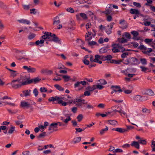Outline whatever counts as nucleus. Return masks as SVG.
Listing matches in <instances>:
<instances>
[{"label": "nucleus", "instance_id": "21", "mask_svg": "<svg viewBox=\"0 0 155 155\" xmlns=\"http://www.w3.org/2000/svg\"><path fill=\"white\" fill-rule=\"evenodd\" d=\"M146 94L150 96H153L154 95V92L151 89L147 90Z\"/></svg>", "mask_w": 155, "mask_h": 155}, {"label": "nucleus", "instance_id": "2", "mask_svg": "<svg viewBox=\"0 0 155 155\" xmlns=\"http://www.w3.org/2000/svg\"><path fill=\"white\" fill-rule=\"evenodd\" d=\"M111 88L112 89V91H111V94H113L114 92L115 93H120L122 92L123 91L120 89V86H114L112 85L111 86Z\"/></svg>", "mask_w": 155, "mask_h": 155}, {"label": "nucleus", "instance_id": "64", "mask_svg": "<svg viewBox=\"0 0 155 155\" xmlns=\"http://www.w3.org/2000/svg\"><path fill=\"white\" fill-rule=\"evenodd\" d=\"M139 48L141 50H147V48L143 45H141L139 47Z\"/></svg>", "mask_w": 155, "mask_h": 155}, {"label": "nucleus", "instance_id": "58", "mask_svg": "<svg viewBox=\"0 0 155 155\" xmlns=\"http://www.w3.org/2000/svg\"><path fill=\"white\" fill-rule=\"evenodd\" d=\"M112 20V17L111 15H108L107 16V21H110Z\"/></svg>", "mask_w": 155, "mask_h": 155}, {"label": "nucleus", "instance_id": "47", "mask_svg": "<svg viewBox=\"0 0 155 155\" xmlns=\"http://www.w3.org/2000/svg\"><path fill=\"white\" fill-rule=\"evenodd\" d=\"M33 92L35 97H36L38 95V92L36 88H35L34 89Z\"/></svg>", "mask_w": 155, "mask_h": 155}, {"label": "nucleus", "instance_id": "14", "mask_svg": "<svg viewBox=\"0 0 155 155\" xmlns=\"http://www.w3.org/2000/svg\"><path fill=\"white\" fill-rule=\"evenodd\" d=\"M132 146L136 148L139 149L140 148L139 142L135 141H133L131 144Z\"/></svg>", "mask_w": 155, "mask_h": 155}, {"label": "nucleus", "instance_id": "20", "mask_svg": "<svg viewBox=\"0 0 155 155\" xmlns=\"http://www.w3.org/2000/svg\"><path fill=\"white\" fill-rule=\"evenodd\" d=\"M141 96L140 95H136L134 96L133 99L134 101H136L141 102Z\"/></svg>", "mask_w": 155, "mask_h": 155}, {"label": "nucleus", "instance_id": "48", "mask_svg": "<svg viewBox=\"0 0 155 155\" xmlns=\"http://www.w3.org/2000/svg\"><path fill=\"white\" fill-rule=\"evenodd\" d=\"M138 142L139 143L143 145H145L147 143V142L145 140H139Z\"/></svg>", "mask_w": 155, "mask_h": 155}, {"label": "nucleus", "instance_id": "10", "mask_svg": "<svg viewBox=\"0 0 155 155\" xmlns=\"http://www.w3.org/2000/svg\"><path fill=\"white\" fill-rule=\"evenodd\" d=\"M60 23V20L59 17L56 16L53 19V25H57Z\"/></svg>", "mask_w": 155, "mask_h": 155}, {"label": "nucleus", "instance_id": "16", "mask_svg": "<svg viewBox=\"0 0 155 155\" xmlns=\"http://www.w3.org/2000/svg\"><path fill=\"white\" fill-rule=\"evenodd\" d=\"M130 12L132 14L139 15L140 14L139 11L135 9L131 8L130 10Z\"/></svg>", "mask_w": 155, "mask_h": 155}, {"label": "nucleus", "instance_id": "40", "mask_svg": "<svg viewBox=\"0 0 155 155\" xmlns=\"http://www.w3.org/2000/svg\"><path fill=\"white\" fill-rule=\"evenodd\" d=\"M83 118V116L82 114H79L77 117L78 122H80L82 120Z\"/></svg>", "mask_w": 155, "mask_h": 155}, {"label": "nucleus", "instance_id": "59", "mask_svg": "<svg viewBox=\"0 0 155 155\" xmlns=\"http://www.w3.org/2000/svg\"><path fill=\"white\" fill-rule=\"evenodd\" d=\"M133 4L134 5L140 8L141 7L140 4L139 3L134 2H133Z\"/></svg>", "mask_w": 155, "mask_h": 155}, {"label": "nucleus", "instance_id": "25", "mask_svg": "<svg viewBox=\"0 0 155 155\" xmlns=\"http://www.w3.org/2000/svg\"><path fill=\"white\" fill-rule=\"evenodd\" d=\"M121 60H110V63H114L115 64H119L121 62Z\"/></svg>", "mask_w": 155, "mask_h": 155}, {"label": "nucleus", "instance_id": "5", "mask_svg": "<svg viewBox=\"0 0 155 155\" xmlns=\"http://www.w3.org/2000/svg\"><path fill=\"white\" fill-rule=\"evenodd\" d=\"M57 123H53L49 125L48 130L52 131H55L58 130Z\"/></svg>", "mask_w": 155, "mask_h": 155}, {"label": "nucleus", "instance_id": "60", "mask_svg": "<svg viewBox=\"0 0 155 155\" xmlns=\"http://www.w3.org/2000/svg\"><path fill=\"white\" fill-rule=\"evenodd\" d=\"M101 57H100V55H96L95 56V59L94 60V61H97V60H99V59H101Z\"/></svg>", "mask_w": 155, "mask_h": 155}, {"label": "nucleus", "instance_id": "18", "mask_svg": "<svg viewBox=\"0 0 155 155\" xmlns=\"http://www.w3.org/2000/svg\"><path fill=\"white\" fill-rule=\"evenodd\" d=\"M60 99V97L57 96H55L54 97H51L50 98L48 99V101H55L57 100L58 101Z\"/></svg>", "mask_w": 155, "mask_h": 155}, {"label": "nucleus", "instance_id": "27", "mask_svg": "<svg viewBox=\"0 0 155 155\" xmlns=\"http://www.w3.org/2000/svg\"><path fill=\"white\" fill-rule=\"evenodd\" d=\"M15 127L13 126H11L9 130L8 133L10 134H12L15 130Z\"/></svg>", "mask_w": 155, "mask_h": 155}, {"label": "nucleus", "instance_id": "23", "mask_svg": "<svg viewBox=\"0 0 155 155\" xmlns=\"http://www.w3.org/2000/svg\"><path fill=\"white\" fill-rule=\"evenodd\" d=\"M9 71L12 72L11 73L10 77H15L17 76V74L16 73V71L11 69H9Z\"/></svg>", "mask_w": 155, "mask_h": 155}, {"label": "nucleus", "instance_id": "6", "mask_svg": "<svg viewBox=\"0 0 155 155\" xmlns=\"http://www.w3.org/2000/svg\"><path fill=\"white\" fill-rule=\"evenodd\" d=\"M129 61L130 64L137 65L140 63L138 60L135 58L132 57L129 58Z\"/></svg>", "mask_w": 155, "mask_h": 155}, {"label": "nucleus", "instance_id": "46", "mask_svg": "<svg viewBox=\"0 0 155 155\" xmlns=\"http://www.w3.org/2000/svg\"><path fill=\"white\" fill-rule=\"evenodd\" d=\"M146 1L147 2L145 4V5L148 6H150L151 5L150 4H151L153 2L152 0H146Z\"/></svg>", "mask_w": 155, "mask_h": 155}, {"label": "nucleus", "instance_id": "61", "mask_svg": "<svg viewBox=\"0 0 155 155\" xmlns=\"http://www.w3.org/2000/svg\"><path fill=\"white\" fill-rule=\"evenodd\" d=\"M52 73L53 71H52L46 69L45 74L47 75H51L52 74Z\"/></svg>", "mask_w": 155, "mask_h": 155}, {"label": "nucleus", "instance_id": "42", "mask_svg": "<svg viewBox=\"0 0 155 155\" xmlns=\"http://www.w3.org/2000/svg\"><path fill=\"white\" fill-rule=\"evenodd\" d=\"M151 147L152 148V151H155V141L153 140L152 141V143Z\"/></svg>", "mask_w": 155, "mask_h": 155}, {"label": "nucleus", "instance_id": "29", "mask_svg": "<svg viewBox=\"0 0 155 155\" xmlns=\"http://www.w3.org/2000/svg\"><path fill=\"white\" fill-rule=\"evenodd\" d=\"M113 111L115 112H118L120 114H121V115H122V114H123L124 115L126 116V117H127V115L126 113L125 112H124V111H123L122 110H116V109H115V110H113Z\"/></svg>", "mask_w": 155, "mask_h": 155}, {"label": "nucleus", "instance_id": "52", "mask_svg": "<svg viewBox=\"0 0 155 155\" xmlns=\"http://www.w3.org/2000/svg\"><path fill=\"white\" fill-rule=\"evenodd\" d=\"M103 12L107 16L110 15L111 11L110 10H108L104 11Z\"/></svg>", "mask_w": 155, "mask_h": 155}, {"label": "nucleus", "instance_id": "11", "mask_svg": "<svg viewBox=\"0 0 155 155\" xmlns=\"http://www.w3.org/2000/svg\"><path fill=\"white\" fill-rule=\"evenodd\" d=\"M30 105V104L24 101H21V107L23 108H29Z\"/></svg>", "mask_w": 155, "mask_h": 155}, {"label": "nucleus", "instance_id": "53", "mask_svg": "<svg viewBox=\"0 0 155 155\" xmlns=\"http://www.w3.org/2000/svg\"><path fill=\"white\" fill-rule=\"evenodd\" d=\"M71 120V118L70 116L66 118L65 119H64L63 120V122L65 123H67L68 122L70 121Z\"/></svg>", "mask_w": 155, "mask_h": 155}, {"label": "nucleus", "instance_id": "57", "mask_svg": "<svg viewBox=\"0 0 155 155\" xmlns=\"http://www.w3.org/2000/svg\"><path fill=\"white\" fill-rule=\"evenodd\" d=\"M99 81H100L101 84L102 85L106 84L107 83V81L104 79H101L99 80Z\"/></svg>", "mask_w": 155, "mask_h": 155}, {"label": "nucleus", "instance_id": "45", "mask_svg": "<svg viewBox=\"0 0 155 155\" xmlns=\"http://www.w3.org/2000/svg\"><path fill=\"white\" fill-rule=\"evenodd\" d=\"M22 6L23 9L25 10H28L30 8V5H22Z\"/></svg>", "mask_w": 155, "mask_h": 155}, {"label": "nucleus", "instance_id": "41", "mask_svg": "<svg viewBox=\"0 0 155 155\" xmlns=\"http://www.w3.org/2000/svg\"><path fill=\"white\" fill-rule=\"evenodd\" d=\"M58 104H61L62 105L64 106H66L67 105V103L64 101H63L62 100H59L58 101Z\"/></svg>", "mask_w": 155, "mask_h": 155}, {"label": "nucleus", "instance_id": "51", "mask_svg": "<svg viewBox=\"0 0 155 155\" xmlns=\"http://www.w3.org/2000/svg\"><path fill=\"white\" fill-rule=\"evenodd\" d=\"M36 10L35 8H32L30 10V13L31 14H33L34 15H35L37 13V12L36 11Z\"/></svg>", "mask_w": 155, "mask_h": 155}, {"label": "nucleus", "instance_id": "15", "mask_svg": "<svg viewBox=\"0 0 155 155\" xmlns=\"http://www.w3.org/2000/svg\"><path fill=\"white\" fill-rule=\"evenodd\" d=\"M119 23L122 25L121 28H125L127 27V23L124 20H121L120 21Z\"/></svg>", "mask_w": 155, "mask_h": 155}, {"label": "nucleus", "instance_id": "56", "mask_svg": "<svg viewBox=\"0 0 155 155\" xmlns=\"http://www.w3.org/2000/svg\"><path fill=\"white\" fill-rule=\"evenodd\" d=\"M131 34H132L134 37H136L138 36V33L136 31H133L131 32Z\"/></svg>", "mask_w": 155, "mask_h": 155}, {"label": "nucleus", "instance_id": "9", "mask_svg": "<svg viewBox=\"0 0 155 155\" xmlns=\"http://www.w3.org/2000/svg\"><path fill=\"white\" fill-rule=\"evenodd\" d=\"M112 50L113 53H116L119 52L118 44H114L112 45Z\"/></svg>", "mask_w": 155, "mask_h": 155}, {"label": "nucleus", "instance_id": "54", "mask_svg": "<svg viewBox=\"0 0 155 155\" xmlns=\"http://www.w3.org/2000/svg\"><path fill=\"white\" fill-rule=\"evenodd\" d=\"M142 111L143 113L145 114L150 113V110L146 108L143 109L142 110Z\"/></svg>", "mask_w": 155, "mask_h": 155}, {"label": "nucleus", "instance_id": "31", "mask_svg": "<svg viewBox=\"0 0 155 155\" xmlns=\"http://www.w3.org/2000/svg\"><path fill=\"white\" fill-rule=\"evenodd\" d=\"M109 124L112 125H116L117 124V121L115 120H108Z\"/></svg>", "mask_w": 155, "mask_h": 155}, {"label": "nucleus", "instance_id": "3", "mask_svg": "<svg viewBox=\"0 0 155 155\" xmlns=\"http://www.w3.org/2000/svg\"><path fill=\"white\" fill-rule=\"evenodd\" d=\"M40 80L41 79L39 78L38 77L30 80H29L28 78H27L26 77V84H30L32 83H34L35 84L39 82Z\"/></svg>", "mask_w": 155, "mask_h": 155}, {"label": "nucleus", "instance_id": "39", "mask_svg": "<svg viewBox=\"0 0 155 155\" xmlns=\"http://www.w3.org/2000/svg\"><path fill=\"white\" fill-rule=\"evenodd\" d=\"M95 88V89H98L99 90H101L104 88V87L102 85L97 84V85H94Z\"/></svg>", "mask_w": 155, "mask_h": 155}, {"label": "nucleus", "instance_id": "34", "mask_svg": "<svg viewBox=\"0 0 155 155\" xmlns=\"http://www.w3.org/2000/svg\"><path fill=\"white\" fill-rule=\"evenodd\" d=\"M108 128L106 126L105 129H102L100 131V133L101 135H103L104 133L107 131L108 130Z\"/></svg>", "mask_w": 155, "mask_h": 155}, {"label": "nucleus", "instance_id": "33", "mask_svg": "<svg viewBox=\"0 0 155 155\" xmlns=\"http://www.w3.org/2000/svg\"><path fill=\"white\" fill-rule=\"evenodd\" d=\"M44 41L43 39H41L40 40H37L35 42V44L38 45L40 44H42L44 43Z\"/></svg>", "mask_w": 155, "mask_h": 155}, {"label": "nucleus", "instance_id": "62", "mask_svg": "<svg viewBox=\"0 0 155 155\" xmlns=\"http://www.w3.org/2000/svg\"><path fill=\"white\" fill-rule=\"evenodd\" d=\"M119 42L121 43H125L127 42V40L124 38H122L120 41H119Z\"/></svg>", "mask_w": 155, "mask_h": 155}, {"label": "nucleus", "instance_id": "32", "mask_svg": "<svg viewBox=\"0 0 155 155\" xmlns=\"http://www.w3.org/2000/svg\"><path fill=\"white\" fill-rule=\"evenodd\" d=\"M140 61L142 64L144 65L147 64V61L146 59L144 58H140Z\"/></svg>", "mask_w": 155, "mask_h": 155}, {"label": "nucleus", "instance_id": "30", "mask_svg": "<svg viewBox=\"0 0 155 155\" xmlns=\"http://www.w3.org/2000/svg\"><path fill=\"white\" fill-rule=\"evenodd\" d=\"M80 15L84 20H86L88 18L86 14L84 13H80Z\"/></svg>", "mask_w": 155, "mask_h": 155}, {"label": "nucleus", "instance_id": "19", "mask_svg": "<svg viewBox=\"0 0 155 155\" xmlns=\"http://www.w3.org/2000/svg\"><path fill=\"white\" fill-rule=\"evenodd\" d=\"M68 27L70 29H71L74 25V22L73 21L70 20L68 23Z\"/></svg>", "mask_w": 155, "mask_h": 155}, {"label": "nucleus", "instance_id": "63", "mask_svg": "<svg viewBox=\"0 0 155 155\" xmlns=\"http://www.w3.org/2000/svg\"><path fill=\"white\" fill-rule=\"evenodd\" d=\"M83 61L84 64L86 65H88L89 64V61L86 59H85L83 60Z\"/></svg>", "mask_w": 155, "mask_h": 155}, {"label": "nucleus", "instance_id": "13", "mask_svg": "<svg viewBox=\"0 0 155 155\" xmlns=\"http://www.w3.org/2000/svg\"><path fill=\"white\" fill-rule=\"evenodd\" d=\"M113 130H115L118 132L120 133H123L127 131V130H125V129L122 128H113Z\"/></svg>", "mask_w": 155, "mask_h": 155}, {"label": "nucleus", "instance_id": "24", "mask_svg": "<svg viewBox=\"0 0 155 155\" xmlns=\"http://www.w3.org/2000/svg\"><path fill=\"white\" fill-rule=\"evenodd\" d=\"M54 86L57 89L60 91H62L64 90V89L58 84H56L54 85Z\"/></svg>", "mask_w": 155, "mask_h": 155}, {"label": "nucleus", "instance_id": "50", "mask_svg": "<svg viewBox=\"0 0 155 155\" xmlns=\"http://www.w3.org/2000/svg\"><path fill=\"white\" fill-rule=\"evenodd\" d=\"M66 11L67 12H70L71 13H72L74 12V10L72 8H71V7L67 8L66 9Z\"/></svg>", "mask_w": 155, "mask_h": 155}, {"label": "nucleus", "instance_id": "55", "mask_svg": "<svg viewBox=\"0 0 155 155\" xmlns=\"http://www.w3.org/2000/svg\"><path fill=\"white\" fill-rule=\"evenodd\" d=\"M141 102L143 101L147 100L148 97L146 96H141Z\"/></svg>", "mask_w": 155, "mask_h": 155}, {"label": "nucleus", "instance_id": "26", "mask_svg": "<svg viewBox=\"0 0 155 155\" xmlns=\"http://www.w3.org/2000/svg\"><path fill=\"white\" fill-rule=\"evenodd\" d=\"M95 85H93L92 86H88L86 87V89L87 91H92L95 90Z\"/></svg>", "mask_w": 155, "mask_h": 155}, {"label": "nucleus", "instance_id": "37", "mask_svg": "<svg viewBox=\"0 0 155 155\" xmlns=\"http://www.w3.org/2000/svg\"><path fill=\"white\" fill-rule=\"evenodd\" d=\"M63 78L64 79L65 81L67 82L71 80L70 77L67 75H63Z\"/></svg>", "mask_w": 155, "mask_h": 155}, {"label": "nucleus", "instance_id": "49", "mask_svg": "<svg viewBox=\"0 0 155 155\" xmlns=\"http://www.w3.org/2000/svg\"><path fill=\"white\" fill-rule=\"evenodd\" d=\"M82 101H84V100H81L80 99H75L74 100V103H79L81 102Z\"/></svg>", "mask_w": 155, "mask_h": 155}, {"label": "nucleus", "instance_id": "8", "mask_svg": "<svg viewBox=\"0 0 155 155\" xmlns=\"http://www.w3.org/2000/svg\"><path fill=\"white\" fill-rule=\"evenodd\" d=\"M52 33L50 32H45L44 35L41 36V38L44 39H48V41L51 38Z\"/></svg>", "mask_w": 155, "mask_h": 155}, {"label": "nucleus", "instance_id": "43", "mask_svg": "<svg viewBox=\"0 0 155 155\" xmlns=\"http://www.w3.org/2000/svg\"><path fill=\"white\" fill-rule=\"evenodd\" d=\"M86 108L87 109H93L94 108V106L91 105L90 104H86Z\"/></svg>", "mask_w": 155, "mask_h": 155}, {"label": "nucleus", "instance_id": "22", "mask_svg": "<svg viewBox=\"0 0 155 155\" xmlns=\"http://www.w3.org/2000/svg\"><path fill=\"white\" fill-rule=\"evenodd\" d=\"M81 137H77L74 138L72 141V142L74 144H75L79 142L81 140Z\"/></svg>", "mask_w": 155, "mask_h": 155}, {"label": "nucleus", "instance_id": "38", "mask_svg": "<svg viewBox=\"0 0 155 155\" xmlns=\"http://www.w3.org/2000/svg\"><path fill=\"white\" fill-rule=\"evenodd\" d=\"M36 71V69L35 68L31 67L30 66L29 73H34Z\"/></svg>", "mask_w": 155, "mask_h": 155}, {"label": "nucleus", "instance_id": "17", "mask_svg": "<svg viewBox=\"0 0 155 155\" xmlns=\"http://www.w3.org/2000/svg\"><path fill=\"white\" fill-rule=\"evenodd\" d=\"M31 90H25L23 91V93H24L25 97L30 96L31 95Z\"/></svg>", "mask_w": 155, "mask_h": 155}, {"label": "nucleus", "instance_id": "36", "mask_svg": "<svg viewBox=\"0 0 155 155\" xmlns=\"http://www.w3.org/2000/svg\"><path fill=\"white\" fill-rule=\"evenodd\" d=\"M118 44V49L119 52H123L125 51V49L122 46Z\"/></svg>", "mask_w": 155, "mask_h": 155}, {"label": "nucleus", "instance_id": "28", "mask_svg": "<svg viewBox=\"0 0 155 155\" xmlns=\"http://www.w3.org/2000/svg\"><path fill=\"white\" fill-rule=\"evenodd\" d=\"M16 58L20 61H23L24 62L25 61H28L30 60V59L28 58H24V57H22V58H18L16 57Z\"/></svg>", "mask_w": 155, "mask_h": 155}, {"label": "nucleus", "instance_id": "44", "mask_svg": "<svg viewBox=\"0 0 155 155\" xmlns=\"http://www.w3.org/2000/svg\"><path fill=\"white\" fill-rule=\"evenodd\" d=\"M40 90L41 92H45L47 91V89L46 87H43L40 88Z\"/></svg>", "mask_w": 155, "mask_h": 155}, {"label": "nucleus", "instance_id": "1", "mask_svg": "<svg viewBox=\"0 0 155 155\" xmlns=\"http://www.w3.org/2000/svg\"><path fill=\"white\" fill-rule=\"evenodd\" d=\"M26 81V76L21 75L19 78L12 80L10 84L13 88L17 89L21 87L22 85H27Z\"/></svg>", "mask_w": 155, "mask_h": 155}, {"label": "nucleus", "instance_id": "12", "mask_svg": "<svg viewBox=\"0 0 155 155\" xmlns=\"http://www.w3.org/2000/svg\"><path fill=\"white\" fill-rule=\"evenodd\" d=\"M17 21L19 23L27 25H29L31 23L30 21L29 20L25 19H21L20 20H18Z\"/></svg>", "mask_w": 155, "mask_h": 155}, {"label": "nucleus", "instance_id": "35", "mask_svg": "<svg viewBox=\"0 0 155 155\" xmlns=\"http://www.w3.org/2000/svg\"><path fill=\"white\" fill-rule=\"evenodd\" d=\"M36 35L34 33H30L28 37V38L29 40H31L34 38L35 36Z\"/></svg>", "mask_w": 155, "mask_h": 155}, {"label": "nucleus", "instance_id": "7", "mask_svg": "<svg viewBox=\"0 0 155 155\" xmlns=\"http://www.w3.org/2000/svg\"><path fill=\"white\" fill-rule=\"evenodd\" d=\"M114 24V23L112 22L110 23V25H108L107 26L106 32L107 34H110L111 33V30Z\"/></svg>", "mask_w": 155, "mask_h": 155}, {"label": "nucleus", "instance_id": "4", "mask_svg": "<svg viewBox=\"0 0 155 155\" xmlns=\"http://www.w3.org/2000/svg\"><path fill=\"white\" fill-rule=\"evenodd\" d=\"M49 41H53L56 43H61V40L58 37L56 36L54 34H52L51 37V38L49 40Z\"/></svg>", "mask_w": 155, "mask_h": 155}]
</instances>
